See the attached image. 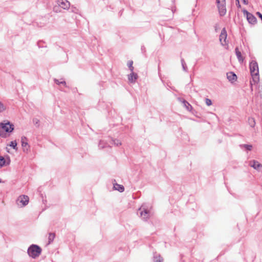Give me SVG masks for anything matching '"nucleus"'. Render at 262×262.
I'll list each match as a JSON object with an SVG mask.
<instances>
[{
	"mask_svg": "<svg viewBox=\"0 0 262 262\" xmlns=\"http://www.w3.org/2000/svg\"><path fill=\"white\" fill-rule=\"evenodd\" d=\"M243 13L244 15H246L247 19L249 23L251 24H255L256 23L257 19L253 14L248 12L247 10H244Z\"/></svg>",
	"mask_w": 262,
	"mask_h": 262,
	"instance_id": "0eeeda50",
	"label": "nucleus"
},
{
	"mask_svg": "<svg viewBox=\"0 0 262 262\" xmlns=\"http://www.w3.org/2000/svg\"><path fill=\"white\" fill-rule=\"evenodd\" d=\"M43 43H45V42L43 41H39L37 42V45H38L39 48L46 47V46H44Z\"/></svg>",
	"mask_w": 262,
	"mask_h": 262,
	"instance_id": "4be33fe9",
	"label": "nucleus"
},
{
	"mask_svg": "<svg viewBox=\"0 0 262 262\" xmlns=\"http://www.w3.org/2000/svg\"><path fill=\"white\" fill-rule=\"evenodd\" d=\"M57 3L59 7L63 9H68L70 6V3L67 0H58Z\"/></svg>",
	"mask_w": 262,
	"mask_h": 262,
	"instance_id": "6e6552de",
	"label": "nucleus"
},
{
	"mask_svg": "<svg viewBox=\"0 0 262 262\" xmlns=\"http://www.w3.org/2000/svg\"><path fill=\"white\" fill-rule=\"evenodd\" d=\"M133 61H129L128 62L127 65L128 66V68L131 72H133L134 70V67L133 66Z\"/></svg>",
	"mask_w": 262,
	"mask_h": 262,
	"instance_id": "412c9836",
	"label": "nucleus"
},
{
	"mask_svg": "<svg viewBox=\"0 0 262 262\" xmlns=\"http://www.w3.org/2000/svg\"><path fill=\"white\" fill-rule=\"evenodd\" d=\"M112 184H113V190H115V180H114V181L112 182Z\"/></svg>",
	"mask_w": 262,
	"mask_h": 262,
	"instance_id": "c756f323",
	"label": "nucleus"
},
{
	"mask_svg": "<svg viewBox=\"0 0 262 262\" xmlns=\"http://www.w3.org/2000/svg\"><path fill=\"white\" fill-rule=\"evenodd\" d=\"M58 9H59V6H54V8H53V10L54 11L56 12H57L58 11Z\"/></svg>",
	"mask_w": 262,
	"mask_h": 262,
	"instance_id": "bb28decb",
	"label": "nucleus"
},
{
	"mask_svg": "<svg viewBox=\"0 0 262 262\" xmlns=\"http://www.w3.org/2000/svg\"><path fill=\"white\" fill-rule=\"evenodd\" d=\"M244 146L248 149V150H250L252 148V146L251 145H245Z\"/></svg>",
	"mask_w": 262,
	"mask_h": 262,
	"instance_id": "a878e982",
	"label": "nucleus"
},
{
	"mask_svg": "<svg viewBox=\"0 0 262 262\" xmlns=\"http://www.w3.org/2000/svg\"><path fill=\"white\" fill-rule=\"evenodd\" d=\"M60 84H63L64 86H67V83L65 81H60Z\"/></svg>",
	"mask_w": 262,
	"mask_h": 262,
	"instance_id": "c85d7f7f",
	"label": "nucleus"
},
{
	"mask_svg": "<svg viewBox=\"0 0 262 262\" xmlns=\"http://www.w3.org/2000/svg\"><path fill=\"white\" fill-rule=\"evenodd\" d=\"M219 13L221 15H224L226 13L225 0H216Z\"/></svg>",
	"mask_w": 262,
	"mask_h": 262,
	"instance_id": "20e7f679",
	"label": "nucleus"
},
{
	"mask_svg": "<svg viewBox=\"0 0 262 262\" xmlns=\"http://www.w3.org/2000/svg\"><path fill=\"white\" fill-rule=\"evenodd\" d=\"M250 73L252 79L254 83L259 81V70L257 63L255 61H252L250 63Z\"/></svg>",
	"mask_w": 262,
	"mask_h": 262,
	"instance_id": "f257e3e1",
	"label": "nucleus"
},
{
	"mask_svg": "<svg viewBox=\"0 0 262 262\" xmlns=\"http://www.w3.org/2000/svg\"><path fill=\"white\" fill-rule=\"evenodd\" d=\"M5 163L6 160L5 158L2 156H0V168L2 167L4 165H5Z\"/></svg>",
	"mask_w": 262,
	"mask_h": 262,
	"instance_id": "a211bd4d",
	"label": "nucleus"
},
{
	"mask_svg": "<svg viewBox=\"0 0 262 262\" xmlns=\"http://www.w3.org/2000/svg\"><path fill=\"white\" fill-rule=\"evenodd\" d=\"M236 2H237V5H238L239 7H240V5H239V0H236Z\"/></svg>",
	"mask_w": 262,
	"mask_h": 262,
	"instance_id": "2f4dec72",
	"label": "nucleus"
},
{
	"mask_svg": "<svg viewBox=\"0 0 262 262\" xmlns=\"http://www.w3.org/2000/svg\"><path fill=\"white\" fill-rule=\"evenodd\" d=\"M71 11L72 12L78 13V10L75 7H71Z\"/></svg>",
	"mask_w": 262,
	"mask_h": 262,
	"instance_id": "393cba45",
	"label": "nucleus"
},
{
	"mask_svg": "<svg viewBox=\"0 0 262 262\" xmlns=\"http://www.w3.org/2000/svg\"><path fill=\"white\" fill-rule=\"evenodd\" d=\"M10 146L12 147L13 149H17V142L16 141H12L10 142L9 144Z\"/></svg>",
	"mask_w": 262,
	"mask_h": 262,
	"instance_id": "6ab92c4d",
	"label": "nucleus"
},
{
	"mask_svg": "<svg viewBox=\"0 0 262 262\" xmlns=\"http://www.w3.org/2000/svg\"><path fill=\"white\" fill-rule=\"evenodd\" d=\"M159 262H162L161 260H159Z\"/></svg>",
	"mask_w": 262,
	"mask_h": 262,
	"instance_id": "72a5a7b5",
	"label": "nucleus"
},
{
	"mask_svg": "<svg viewBox=\"0 0 262 262\" xmlns=\"http://www.w3.org/2000/svg\"><path fill=\"white\" fill-rule=\"evenodd\" d=\"M29 202V198L26 195H20L16 200L17 204L21 207L26 206Z\"/></svg>",
	"mask_w": 262,
	"mask_h": 262,
	"instance_id": "39448f33",
	"label": "nucleus"
},
{
	"mask_svg": "<svg viewBox=\"0 0 262 262\" xmlns=\"http://www.w3.org/2000/svg\"><path fill=\"white\" fill-rule=\"evenodd\" d=\"M116 190H118V191L122 192L124 190V187L122 185H119L116 183Z\"/></svg>",
	"mask_w": 262,
	"mask_h": 262,
	"instance_id": "2eb2a0df",
	"label": "nucleus"
},
{
	"mask_svg": "<svg viewBox=\"0 0 262 262\" xmlns=\"http://www.w3.org/2000/svg\"><path fill=\"white\" fill-rule=\"evenodd\" d=\"M250 165L251 167L257 170H259L260 168L262 167V165L260 164L258 162L255 160L251 161Z\"/></svg>",
	"mask_w": 262,
	"mask_h": 262,
	"instance_id": "1a4fd4ad",
	"label": "nucleus"
},
{
	"mask_svg": "<svg viewBox=\"0 0 262 262\" xmlns=\"http://www.w3.org/2000/svg\"><path fill=\"white\" fill-rule=\"evenodd\" d=\"M148 212L146 210H144L143 211H141L140 212L141 216L143 217V219H146L148 217L147 215Z\"/></svg>",
	"mask_w": 262,
	"mask_h": 262,
	"instance_id": "f3484780",
	"label": "nucleus"
},
{
	"mask_svg": "<svg viewBox=\"0 0 262 262\" xmlns=\"http://www.w3.org/2000/svg\"><path fill=\"white\" fill-rule=\"evenodd\" d=\"M1 182H2V181H1V180L0 179V183H1Z\"/></svg>",
	"mask_w": 262,
	"mask_h": 262,
	"instance_id": "473e14b6",
	"label": "nucleus"
},
{
	"mask_svg": "<svg viewBox=\"0 0 262 262\" xmlns=\"http://www.w3.org/2000/svg\"><path fill=\"white\" fill-rule=\"evenodd\" d=\"M55 237V234L54 233H49V237H48V245L50 244L51 243L53 242L54 241V239Z\"/></svg>",
	"mask_w": 262,
	"mask_h": 262,
	"instance_id": "4468645a",
	"label": "nucleus"
},
{
	"mask_svg": "<svg viewBox=\"0 0 262 262\" xmlns=\"http://www.w3.org/2000/svg\"><path fill=\"white\" fill-rule=\"evenodd\" d=\"M33 123L36 127H39V120L37 118L33 119Z\"/></svg>",
	"mask_w": 262,
	"mask_h": 262,
	"instance_id": "aec40b11",
	"label": "nucleus"
},
{
	"mask_svg": "<svg viewBox=\"0 0 262 262\" xmlns=\"http://www.w3.org/2000/svg\"><path fill=\"white\" fill-rule=\"evenodd\" d=\"M235 53L238 61L241 62H243L244 61V58L242 56L241 52L238 50L237 48L235 49Z\"/></svg>",
	"mask_w": 262,
	"mask_h": 262,
	"instance_id": "ddd939ff",
	"label": "nucleus"
},
{
	"mask_svg": "<svg viewBox=\"0 0 262 262\" xmlns=\"http://www.w3.org/2000/svg\"><path fill=\"white\" fill-rule=\"evenodd\" d=\"M137 78H138L137 74L135 73H134L133 71L132 72V73H130L128 76V80L130 82H135L136 80L137 79Z\"/></svg>",
	"mask_w": 262,
	"mask_h": 262,
	"instance_id": "9d476101",
	"label": "nucleus"
},
{
	"mask_svg": "<svg viewBox=\"0 0 262 262\" xmlns=\"http://www.w3.org/2000/svg\"><path fill=\"white\" fill-rule=\"evenodd\" d=\"M6 109L4 105L0 101V113L3 112Z\"/></svg>",
	"mask_w": 262,
	"mask_h": 262,
	"instance_id": "5701e85b",
	"label": "nucleus"
},
{
	"mask_svg": "<svg viewBox=\"0 0 262 262\" xmlns=\"http://www.w3.org/2000/svg\"><path fill=\"white\" fill-rule=\"evenodd\" d=\"M244 3L246 5L248 4L247 0H243Z\"/></svg>",
	"mask_w": 262,
	"mask_h": 262,
	"instance_id": "7c9ffc66",
	"label": "nucleus"
},
{
	"mask_svg": "<svg viewBox=\"0 0 262 262\" xmlns=\"http://www.w3.org/2000/svg\"><path fill=\"white\" fill-rule=\"evenodd\" d=\"M205 101H206V104L208 105V106H210L212 104V102H211V100L208 98H206V100H205Z\"/></svg>",
	"mask_w": 262,
	"mask_h": 262,
	"instance_id": "b1692460",
	"label": "nucleus"
},
{
	"mask_svg": "<svg viewBox=\"0 0 262 262\" xmlns=\"http://www.w3.org/2000/svg\"><path fill=\"white\" fill-rule=\"evenodd\" d=\"M227 76L229 80L232 82L235 81L237 78L236 75L232 72L228 73Z\"/></svg>",
	"mask_w": 262,
	"mask_h": 262,
	"instance_id": "f8f14e48",
	"label": "nucleus"
},
{
	"mask_svg": "<svg viewBox=\"0 0 262 262\" xmlns=\"http://www.w3.org/2000/svg\"><path fill=\"white\" fill-rule=\"evenodd\" d=\"M21 146L23 148V150L24 151H25L26 148L27 146L29 147V146L28 145V143L27 138L26 137H22L21 139Z\"/></svg>",
	"mask_w": 262,
	"mask_h": 262,
	"instance_id": "9b49d317",
	"label": "nucleus"
},
{
	"mask_svg": "<svg viewBox=\"0 0 262 262\" xmlns=\"http://www.w3.org/2000/svg\"><path fill=\"white\" fill-rule=\"evenodd\" d=\"M54 82L58 85L60 84V81H59L58 79H54Z\"/></svg>",
	"mask_w": 262,
	"mask_h": 262,
	"instance_id": "cd10ccee",
	"label": "nucleus"
},
{
	"mask_svg": "<svg viewBox=\"0 0 262 262\" xmlns=\"http://www.w3.org/2000/svg\"><path fill=\"white\" fill-rule=\"evenodd\" d=\"M227 33L225 28H223L220 35V41L221 45L225 46L226 48L228 47V41L226 40Z\"/></svg>",
	"mask_w": 262,
	"mask_h": 262,
	"instance_id": "7ed1b4c3",
	"label": "nucleus"
},
{
	"mask_svg": "<svg viewBox=\"0 0 262 262\" xmlns=\"http://www.w3.org/2000/svg\"><path fill=\"white\" fill-rule=\"evenodd\" d=\"M115 144V141L111 139L109 143L105 142L104 140H100L98 145V147L100 149L104 148H108V149L112 148L113 145Z\"/></svg>",
	"mask_w": 262,
	"mask_h": 262,
	"instance_id": "423d86ee",
	"label": "nucleus"
},
{
	"mask_svg": "<svg viewBox=\"0 0 262 262\" xmlns=\"http://www.w3.org/2000/svg\"><path fill=\"white\" fill-rule=\"evenodd\" d=\"M41 251L42 249L39 246L32 244L29 247L27 253L30 257L35 258L39 256Z\"/></svg>",
	"mask_w": 262,
	"mask_h": 262,
	"instance_id": "f03ea898",
	"label": "nucleus"
},
{
	"mask_svg": "<svg viewBox=\"0 0 262 262\" xmlns=\"http://www.w3.org/2000/svg\"><path fill=\"white\" fill-rule=\"evenodd\" d=\"M248 123H249V124L251 126V127H254L255 125V120L254 118H249L248 119Z\"/></svg>",
	"mask_w": 262,
	"mask_h": 262,
	"instance_id": "dca6fc26",
	"label": "nucleus"
}]
</instances>
